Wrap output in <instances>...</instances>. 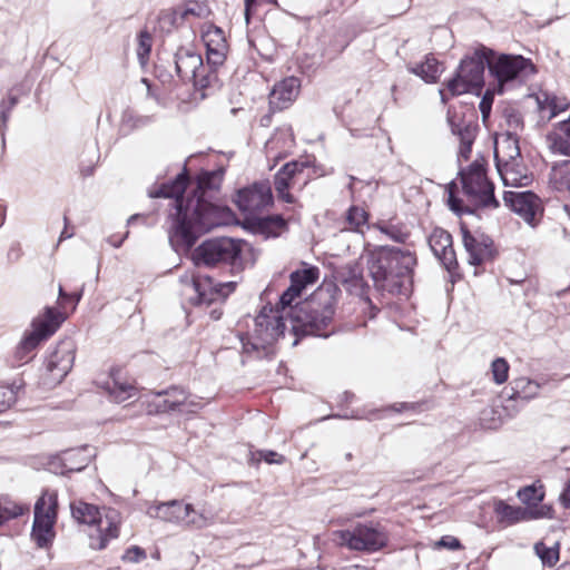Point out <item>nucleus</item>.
Masks as SVG:
<instances>
[{"mask_svg": "<svg viewBox=\"0 0 570 570\" xmlns=\"http://www.w3.org/2000/svg\"><path fill=\"white\" fill-rule=\"evenodd\" d=\"M480 110L482 112L483 119H485L490 114L491 104L485 98H483L480 102Z\"/></svg>", "mask_w": 570, "mask_h": 570, "instance_id": "nucleus-60", "label": "nucleus"}, {"mask_svg": "<svg viewBox=\"0 0 570 570\" xmlns=\"http://www.w3.org/2000/svg\"><path fill=\"white\" fill-rule=\"evenodd\" d=\"M306 164L303 161H291L285 164L281 169L291 179H294L296 175L301 174Z\"/></svg>", "mask_w": 570, "mask_h": 570, "instance_id": "nucleus-51", "label": "nucleus"}, {"mask_svg": "<svg viewBox=\"0 0 570 570\" xmlns=\"http://www.w3.org/2000/svg\"><path fill=\"white\" fill-rule=\"evenodd\" d=\"M70 510L72 518L78 523L87 524L89 527L96 522L98 514L101 512V509L98 507L81 500L71 502Z\"/></svg>", "mask_w": 570, "mask_h": 570, "instance_id": "nucleus-35", "label": "nucleus"}, {"mask_svg": "<svg viewBox=\"0 0 570 570\" xmlns=\"http://www.w3.org/2000/svg\"><path fill=\"white\" fill-rule=\"evenodd\" d=\"M489 67L501 87L510 81L523 82L535 72L533 63L522 56L501 55Z\"/></svg>", "mask_w": 570, "mask_h": 570, "instance_id": "nucleus-12", "label": "nucleus"}, {"mask_svg": "<svg viewBox=\"0 0 570 570\" xmlns=\"http://www.w3.org/2000/svg\"><path fill=\"white\" fill-rule=\"evenodd\" d=\"M487 60L488 57L483 49L475 50L472 56L462 59L455 76L446 83L450 96L480 90L484 83Z\"/></svg>", "mask_w": 570, "mask_h": 570, "instance_id": "nucleus-6", "label": "nucleus"}, {"mask_svg": "<svg viewBox=\"0 0 570 570\" xmlns=\"http://www.w3.org/2000/svg\"><path fill=\"white\" fill-rule=\"evenodd\" d=\"M198 513H199V518H202L200 522H202L203 529L213 525L216 522L217 518H218V514L214 510V508H212L210 505H206V504L203 505L198 510Z\"/></svg>", "mask_w": 570, "mask_h": 570, "instance_id": "nucleus-50", "label": "nucleus"}, {"mask_svg": "<svg viewBox=\"0 0 570 570\" xmlns=\"http://www.w3.org/2000/svg\"><path fill=\"white\" fill-rule=\"evenodd\" d=\"M127 235H128V234L126 233L124 236H121V237H119V238H116V236H110V237L108 238V242H109L114 247H119V246L122 244L124 239L127 237Z\"/></svg>", "mask_w": 570, "mask_h": 570, "instance_id": "nucleus-61", "label": "nucleus"}, {"mask_svg": "<svg viewBox=\"0 0 570 570\" xmlns=\"http://www.w3.org/2000/svg\"><path fill=\"white\" fill-rule=\"evenodd\" d=\"M146 558V552L140 547L134 546L124 554V560L129 562H139Z\"/></svg>", "mask_w": 570, "mask_h": 570, "instance_id": "nucleus-53", "label": "nucleus"}, {"mask_svg": "<svg viewBox=\"0 0 570 570\" xmlns=\"http://www.w3.org/2000/svg\"><path fill=\"white\" fill-rule=\"evenodd\" d=\"M519 500L527 505H535L543 500L544 492L542 488L535 485H528L520 489L517 493Z\"/></svg>", "mask_w": 570, "mask_h": 570, "instance_id": "nucleus-41", "label": "nucleus"}, {"mask_svg": "<svg viewBox=\"0 0 570 570\" xmlns=\"http://www.w3.org/2000/svg\"><path fill=\"white\" fill-rule=\"evenodd\" d=\"M8 259L10 262H17L21 257V248L19 245L10 247L8 250Z\"/></svg>", "mask_w": 570, "mask_h": 570, "instance_id": "nucleus-58", "label": "nucleus"}, {"mask_svg": "<svg viewBox=\"0 0 570 570\" xmlns=\"http://www.w3.org/2000/svg\"><path fill=\"white\" fill-rule=\"evenodd\" d=\"M416 257L409 250L382 246L370 254L368 273L376 288L392 294L405 293L412 283Z\"/></svg>", "mask_w": 570, "mask_h": 570, "instance_id": "nucleus-2", "label": "nucleus"}, {"mask_svg": "<svg viewBox=\"0 0 570 570\" xmlns=\"http://www.w3.org/2000/svg\"><path fill=\"white\" fill-rule=\"evenodd\" d=\"M6 102V108L11 110L16 104H17V98L16 97H12V96H9L8 100L4 101Z\"/></svg>", "mask_w": 570, "mask_h": 570, "instance_id": "nucleus-63", "label": "nucleus"}, {"mask_svg": "<svg viewBox=\"0 0 570 570\" xmlns=\"http://www.w3.org/2000/svg\"><path fill=\"white\" fill-rule=\"evenodd\" d=\"M514 396L522 400H531L535 397L540 390V384L525 377L514 381Z\"/></svg>", "mask_w": 570, "mask_h": 570, "instance_id": "nucleus-38", "label": "nucleus"}, {"mask_svg": "<svg viewBox=\"0 0 570 570\" xmlns=\"http://www.w3.org/2000/svg\"><path fill=\"white\" fill-rule=\"evenodd\" d=\"M484 165V158L479 156L468 169H461L462 194L466 202L474 206L498 207L499 203L493 194V185L488 180Z\"/></svg>", "mask_w": 570, "mask_h": 570, "instance_id": "nucleus-4", "label": "nucleus"}, {"mask_svg": "<svg viewBox=\"0 0 570 570\" xmlns=\"http://www.w3.org/2000/svg\"><path fill=\"white\" fill-rule=\"evenodd\" d=\"M346 223L350 230L362 232L367 224V213L361 207L351 206L346 213Z\"/></svg>", "mask_w": 570, "mask_h": 570, "instance_id": "nucleus-39", "label": "nucleus"}, {"mask_svg": "<svg viewBox=\"0 0 570 570\" xmlns=\"http://www.w3.org/2000/svg\"><path fill=\"white\" fill-rule=\"evenodd\" d=\"M153 45L151 36L147 31H141L138 37L137 56L144 65L150 53Z\"/></svg>", "mask_w": 570, "mask_h": 570, "instance_id": "nucleus-45", "label": "nucleus"}, {"mask_svg": "<svg viewBox=\"0 0 570 570\" xmlns=\"http://www.w3.org/2000/svg\"><path fill=\"white\" fill-rule=\"evenodd\" d=\"M448 122L451 130L460 139L459 163L468 160L472 150V144L476 136V126L465 116L458 115L455 111H448Z\"/></svg>", "mask_w": 570, "mask_h": 570, "instance_id": "nucleus-19", "label": "nucleus"}, {"mask_svg": "<svg viewBox=\"0 0 570 570\" xmlns=\"http://www.w3.org/2000/svg\"><path fill=\"white\" fill-rule=\"evenodd\" d=\"M292 311L264 307L255 318V333L262 345L272 344L284 335L287 322L291 323Z\"/></svg>", "mask_w": 570, "mask_h": 570, "instance_id": "nucleus-13", "label": "nucleus"}, {"mask_svg": "<svg viewBox=\"0 0 570 570\" xmlns=\"http://www.w3.org/2000/svg\"><path fill=\"white\" fill-rule=\"evenodd\" d=\"M259 459H263L268 464H282L285 462V458L277 452L262 450L257 452Z\"/></svg>", "mask_w": 570, "mask_h": 570, "instance_id": "nucleus-54", "label": "nucleus"}, {"mask_svg": "<svg viewBox=\"0 0 570 570\" xmlns=\"http://www.w3.org/2000/svg\"><path fill=\"white\" fill-rule=\"evenodd\" d=\"M337 540L351 550L375 552L387 544L389 535L382 525L368 522L337 532Z\"/></svg>", "mask_w": 570, "mask_h": 570, "instance_id": "nucleus-8", "label": "nucleus"}, {"mask_svg": "<svg viewBox=\"0 0 570 570\" xmlns=\"http://www.w3.org/2000/svg\"><path fill=\"white\" fill-rule=\"evenodd\" d=\"M491 372L497 384H502L508 380L509 364L503 357L495 358L491 364Z\"/></svg>", "mask_w": 570, "mask_h": 570, "instance_id": "nucleus-44", "label": "nucleus"}, {"mask_svg": "<svg viewBox=\"0 0 570 570\" xmlns=\"http://www.w3.org/2000/svg\"><path fill=\"white\" fill-rule=\"evenodd\" d=\"M503 200L508 207L519 215L527 224L534 226L541 216L542 207L539 197L530 191H504Z\"/></svg>", "mask_w": 570, "mask_h": 570, "instance_id": "nucleus-15", "label": "nucleus"}, {"mask_svg": "<svg viewBox=\"0 0 570 570\" xmlns=\"http://www.w3.org/2000/svg\"><path fill=\"white\" fill-rule=\"evenodd\" d=\"M175 66L178 76L183 80H190L203 69V59L196 52L179 49L175 56Z\"/></svg>", "mask_w": 570, "mask_h": 570, "instance_id": "nucleus-28", "label": "nucleus"}, {"mask_svg": "<svg viewBox=\"0 0 570 570\" xmlns=\"http://www.w3.org/2000/svg\"><path fill=\"white\" fill-rule=\"evenodd\" d=\"M505 122L508 126V130L510 132H515L518 136V131L523 128V119L519 111L515 110H507L504 114Z\"/></svg>", "mask_w": 570, "mask_h": 570, "instance_id": "nucleus-48", "label": "nucleus"}, {"mask_svg": "<svg viewBox=\"0 0 570 570\" xmlns=\"http://www.w3.org/2000/svg\"><path fill=\"white\" fill-rule=\"evenodd\" d=\"M200 519L202 518H199L198 510H195L194 507L191 505L190 512L188 513L187 517H185L184 527L189 529L202 530L203 527Z\"/></svg>", "mask_w": 570, "mask_h": 570, "instance_id": "nucleus-52", "label": "nucleus"}, {"mask_svg": "<svg viewBox=\"0 0 570 570\" xmlns=\"http://www.w3.org/2000/svg\"><path fill=\"white\" fill-rule=\"evenodd\" d=\"M560 502L564 508L570 509V480L568 481L564 490L560 494Z\"/></svg>", "mask_w": 570, "mask_h": 570, "instance_id": "nucleus-57", "label": "nucleus"}, {"mask_svg": "<svg viewBox=\"0 0 570 570\" xmlns=\"http://www.w3.org/2000/svg\"><path fill=\"white\" fill-rule=\"evenodd\" d=\"M521 158L519 137L515 132L505 131L495 138V166Z\"/></svg>", "mask_w": 570, "mask_h": 570, "instance_id": "nucleus-26", "label": "nucleus"}, {"mask_svg": "<svg viewBox=\"0 0 570 570\" xmlns=\"http://www.w3.org/2000/svg\"><path fill=\"white\" fill-rule=\"evenodd\" d=\"M209 12V8L206 3L190 1L185 6L184 10L179 12V17L180 19H188L190 16L205 18Z\"/></svg>", "mask_w": 570, "mask_h": 570, "instance_id": "nucleus-43", "label": "nucleus"}, {"mask_svg": "<svg viewBox=\"0 0 570 570\" xmlns=\"http://www.w3.org/2000/svg\"><path fill=\"white\" fill-rule=\"evenodd\" d=\"M121 524V514L112 508H101L96 522L91 525L95 528L97 535L91 534V547L95 549H104L111 539L119 535Z\"/></svg>", "mask_w": 570, "mask_h": 570, "instance_id": "nucleus-16", "label": "nucleus"}, {"mask_svg": "<svg viewBox=\"0 0 570 570\" xmlns=\"http://www.w3.org/2000/svg\"><path fill=\"white\" fill-rule=\"evenodd\" d=\"M75 345L71 341H62L49 354L46 368L51 382L60 383L70 372L75 362Z\"/></svg>", "mask_w": 570, "mask_h": 570, "instance_id": "nucleus-17", "label": "nucleus"}, {"mask_svg": "<svg viewBox=\"0 0 570 570\" xmlns=\"http://www.w3.org/2000/svg\"><path fill=\"white\" fill-rule=\"evenodd\" d=\"M456 189L458 188H456V185L454 183H451L448 186V195H449L448 203H449L450 208L453 212L462 213V212H464L468 208L464 205V199L461 198L460 196H458Z\"/></svg>", "mask_w": 570, "mask_h": 570, "instance_id": "nucleus-46", "label": "nucleus"}, {"mask_svg": "<svg viewBox=\"0 0 570 570\" xmlns=\"http://www.w3.org/2000/svg\"><path fill=\"white\" fill-rule=\"evenodd\" d=\"M95 455V449L89 445H85L65 451L62 454V461L69 471H81L89 464Z\"/></svg>", "mask_w": 570, "mask_h": 570, "instance_id": "nucleus-32", "label": "nucleus"}, {"mask_svg": "<svg viewBox=\"0 0 570 570\" xmlns=\"http://www.w3.org/2000/svg\"><path fill=\"white\" fill-rule=\"evenodd\" d=\"M222 177L223 174L217 171L202 174L193 196L186 199L183 197L188 183L185 173L179 174L173 183L149 190L151 198L174 199V212L169 213L171 240L191 247L200 234L224 224V209L205 199L206 189L216 188Z\"/></svg>", "mask_w": 570, "mask_h": 570, "instance_id": "nucleus-1", "label": "nucleus"}, {"mask_svg": "<svg viewBox=\"0 0 570 570\" xmlns=\"http://www.w3.org/2000/svg\"><path fill=\"white\" fill-rule=\"evenodd\" d=\"M493 511L500 523L511 525L521 521H527L534 518V513L531 510L513 507L508 504L503 500H495Z\"/></svg>", "mask_w": 570, "mask_h": 570, "instance_id": "nucleus-29", "label": "nucleus"}, {"mask_svg": "<svg viewBox=\"0 0 570 570\" xmlns=\"http://www.w3.org/2000/svg\"><path fill=\"white\" fill-rule=\"evenodd\" d=\"M534 552L544 567H553L559 561L560 547L558 542L548 544L539 541L534 544Z\"/></svg>", "mask_w": 570, "mask_h": 570, "instance_id": "nucleus-37", "label": "nucleus"}, {"mask_svg": "<svg viewBox=\"0 0 570 570\" xmlns=\"http://www.w3.org/2000/svg\"><path fill=\"white\" fill-rule=\"evenodd\" d=\"M203 41L206 46V56L209 65L217 67L223 65L227 52V42L220 28L209 24L203 31Z\"/></svg>", "mask_w": 570, "mask_h": 570, "instance_id": "nucleus-22", "label": "nucleus"}, {"mask_svg": "<svg viewBox=\"0 0 570 570\" xmlns=\"http://www.w3.org/2000/svg\"><path fill=\"white\" fill-rule=\"evenodd\" d=\"M190 510V503H185L181 500H170L150 503L146 509V513L153 519L184 527L185 517L188 515Z\"/></svg>", "mask_w": 570, "mask_h": 570, "instance_id": "nucleus-20", "label": "nucleus"}, {"mask_svg": "<svg viewBox=\"0 0 570 570\" xmlns=\"http://www.w3.org/2000/svg\"><path fill=\"white\" fill-rule=\"evenodd\" d=\"M256 1L257 0H245V16L247 21L249 20V13L253 7L255 6Z\"/></svg>", "mask_w": 570, "mask_h": 570, "instance_id": "nucleus-62", "label": "nucleus"}, {"mask_svg": "<svg viewBox=\"0 0 570 570\" xmlns=\"http://www.w3.org/2000/svg\"><path fill=\"white\" fill-rule=\"evenodd\" d=\"M9 112L10 110L6 108V102L2 101L1 102V115H0V118H1V126H0V129L2 130V128L6 126V122L8 121L9 119Z\"/></svg>", "mask_w": 570, "mask_h": 570, "instance_id": "nucleus-59", "label": "nucleus"}, {"mask_svg": "<svg viewBox=\"0 0 570 570\" xmlns=\"http://www.w3.org/2000/svg\"><path fill=\"white\" fill-rule=\"evenodd\" d=\"M409 70L425 82L434 83L443 72V67L433 56L429 55L422 63L411 67Z\"/></svg>", "mask_w": 570, "mask_h": 570, "instance_id": "nucleus-33", "label": "nucleus"}, {"mask_svg": "<svg viewBox=\"0 0 570 570\" xmlns=\"http://www.w3.org/2000/svg\"><path fill=\"white\" fill-rule=\"evenodd\" d=\"M29 512V505L11 500L9 497L0 498V525Z\"/></svg>", "mask_w": 570, "mask_h": 570, "instance_id": "nucleus-36", "label": "nucleus"}, {"mask_svg": "<svg viewBox=\"0 0 570 570\" xmlns=\"http://www.w3.org/2000/svg\"><path fill=\"white\" fill-rule=\"evenodd\" d=\"M293 179L288 177L282 169L275 176V190L279 198L286 203H293V196L288 193Z\"/></svg>", "mask_w": 570, "mask_h": 570, "instance_id": "nucleus-42", "label": "nucleus"}, {"mask_svg": "<svg viewBox=\"0 0 570 570\" xmlns=\"http://www.w3.org/2000/svg\"><path fill=\"white\" fill-rule=\"evenodd\" d=\"M538 110L542 118L551 120L560 112L566 111L570 107V101L564 96H558L548 91H540L535 96Z\"/></svg>", "mask_w": 570, "mask_h": 570, "instance_id": "nucleus-27", "label": "nucleus"}, {"mask_svg": "<svg viewBox=\"0 0 570 570\" xmlns=\"http://www.w3.org/2000/svg\"><path fill=\"white\" fill-rule=\"evenodd\" d=\"M215 78H216V76L212 75V73L204 75V68H203L202 70H199V72L197 73V76L195 78L190 79V81L194 82V86L197 90H200V97L205 98L206 94L204 92V90L210 86L212 80Z\"/></svg>", "mask_w": 570, "mask_h": 570, "instance_id": "nucleus-49", "label": "nucleus"}, {"mask_svg": "<svg viewBox=\"0 0 570 570\" xmlns=\"http://www.w3.org/2000/svg\"><path fill=\"white\" fill-rule=\"evenodd\" d=\"M462 240L471 265H480L492 257V240L484 235H472L462 230Z\"/></svg>", "mask_w": 570, "mask_h": 570, "instance_id": "nucleus-23", "label": "nucleus"}, {"mask_svg": "<svg viewBox=\"0 0 570 570\" xmlns=\"http://www.w3.org/2000/svg\"><path fill=\"white\" fill-rule=\"evenodd\" d=\"M340 289L334 284L320 286L299 307L291 309V325L294 333L328 337L327 331L334 314Z\"/></svg>", "mask_w": 570, "mask_h": 570, "instance_id": "nucleus-3", "label": "nucleus"}, {"mask_svg": "<svg viewBox=\"0 0 570 570\" xmlns=\"http://www.w3.org/2000/svg\"><path fill=\"white\" fill-rule=\"evenodd\" d=\"M547 140L552 153L570 156V117L559 122Z\"/></svg>", "mask_w": 570, "mask_h": 570, "instance_id": "nucleus-30", "label": "nucleus"}, {"mask_svg": "<svg viewBox=\"0 0 570 570\" xmlns=\"http://www.w3.org/2000/svg\"><path fill=\"white\" fill-rule=\"evenodd\" d=\"M380 230L395 242L403 243L406 239V234L400 232L393 226H380Z\"/></svg>", "mask_w": 570, "mask_h": 570, "instance_id": "nucleus-55", "label": "nucleus"}, {"mask_svg": "<svg viewBox=\"0 0 570 570\" xmlns=\"http://www.w3.org/2000/svg\"><path fill=\"white\" fill-rule=\"evenodd\" d=\"M59 313L51 307L46 308L45 317L33 320L31 328L27 331L16 347L13 357L18 365L31 360V353L37 348L41 341L53 334L58 327Z\"/></svg>", "mask_w": 570, "mask_h": 570, "instance_id": "nucleus-9", "label": "nucleus"}, {"mask_svg": "<svg viewBox=\"0 0 570 570\" xmlns=\"http://www.w3.org/2000/svg\"><path fill=\"white\" fill-rule=\"evenodd\" d=\"M20 389L21 385L16 383L0 385V413L6 412L17 402Z\"/></svg>", "mask_w": 570, "mask_h": 570, "instance_id": "nucleus-40", "label": "nucleus"}, {"mask_svg": "<svg viewBox=\"0 0 570 570\" xmlns=\"http://www.w3.org/2000/svg\"><path fill=\"white\" fill-rule=\"evenodd\" d=\"M436 546L438 547H442V548H446V549H450V550H458V549H460L461 543H460V541L455 537L445 535V537H442L438 541Z\"/></svg>", "mask_w": 570, "mask_h": 570, "instance_id": "nucleus-56", "label": "nucleus"}, {"mask_svg": "<svg viewBox=\"0 0 570 570\" xmlns=\"http://www.w3.org/2000/svg\"><path fill=\"white\" fill-rule=\"evenodd\" d=\"M151 406L155 407L157 413L191 414L198 412L203 404L199 397L189 394L184 389L171 386L168 390L157 392L149 407Z\"/></svg>", "mask_w": 570, "mask_h": 570, "instance_id": "nucleus-11", "label": "nucleus"}, {"mask_svg": "<svg viewBox=\"0 0 570 570\" xmlns=\"http://www.w3.org/2000/svg\"><path fill=\"white\" fill-rule=\"evenodd\" d=\"M119 374V371H112L110 380L104 386L110 397L117 403L125 402L137 394L136 387L128 382L120 381Z\"/></svg>", "mask_w": 570, "mask_h": 570, "instance_id": "nucleus-31", "label": "nucleus"}, {"mask_svg": "<svg viewBox=\"0 0 570 570\" xmlns=\"http://www.w3.org/2000/svg\"><path fill=\"white\" fill-rule=\"evenodd\" d=\"M273 195L268 181H256L253 185L239 189L236 196V205L248 216H254L272 204Z\"/></svg>", "mask_w": 570, "mask_h": 570, "instance_id": "nucleus-14", "label": "nucleus"}, {"mask_svg": "<svg viewBox=\"0 0 570 570\" xmlns=\"http://www.w3.org/2000/svg\"><path fill=\"white\" fill-rule=\"evenodd\" d=\"M498 173L505 186L527 187L532 183V174L523 165L522 158L498 165Z\"/></svg>", "mask_w": 570, "mask_h": 570, "instance_id": "nucleus-25", "label": "nucleus"}, {"mask_svg": "<svg viewBox=\"0 0 570 570\" xmlns=\"http://www.w3.org/2000/svg\"><path fill=\"white\" fill-rule=\"evenodd\" d=\"M299 89L301 81L294 76L281 80L274 86L269 95L271 107L277 110L287 108L297 98Z\"/></svg>", "mask_w": 570, "mask_h": 570, "instance_id": "nucleus-24", "label": "nucleus"}, {"mask_svg": "<svg viewBox=\"0 0 570 570\" xmlns=\"http://www.w3.org/2000/svg\"><path fill=\"white\" fill-rule=\"evenodd\" d=\"M549 183L558 191L570 193V160L558 163L551 168Z\"/></svg>", "mask_w": 570, "mask_h": 570, "instance_id": "nucleus-34", "label": "nucleus"}, {"mask_svg": "<svg viewBox=\"0 0 570 570\" xmlns=\"http://www.w3.org/2000/svg\"><path fill=\"white\" fill-rule=\"evenodd\" d=\"M183 285L181 295L194 305H210L223 302L234 289L236 283H215L209 276L185 274L179 278Z\"/></svg>", "mask_w": 570, "mask_h": 570, "instance_id": "nucleus-5", "label": "nucleus"}, {"mask_svg": "<svg viewBox=\"0 0 570 570\" xmlns=\"http://www.w3.org/2000/svg\"><path fill=\"white\" fill-rule=\"evenodd\" d=\"M240 253V245L235 239L222 237L204 242L198 246L193 259L195 265L213 266L218 263L234 262Z\"/></svg>", "mask_w": 570, "mask_h": 570, "instance_id": "nucleus-10", "label": "nucleus"}, {"mask_svg": "<svg viewBox=\"0 0 570 570\" xmlns=\"http://www.w3.org/2000/svg\"><path fill=\"white\" fill-rule=\"evenodd\" d=\"M179 13L175 10H164L158 17V26L163 31H170V29L177 23Z\"/></svg>", "mask_w": 570, "mask_h": 570, "instance_id": "nucleus-47", "label": "nucleus"}, {"mask_svg": "<svg viewBox=\"0 0 570 570\" xmlns=\"http://www.w3.org/2000/svg\"><path fill=\"white\" fill-rule=\"evenodd\" d=\"M220 316H222V312H220V311H218L217 308H215V309H213V311L210 312V317H212L213 320H215V321L219 320V318H220Z\"/></svg>", "mask_w": 570, "mask_h": 570, "instance_id": "nucleus-64", "label": "nucleus"}, {"mask_svg": "<svg viewBox=\"0 0 570 570\" xmlns=\"http://www.w3.org/2000/svg\"><path fill=\"white\" fill-rule=\"evenodd\" d=\"M429 245L434 256L449 272L456 268L458 261L452 247V236L446 230L435 228L429 237Z\"/></svg>", "mask_w": 570, "mask_h": 570, "instance_id": "nucleus-21", "label": "nucleus"}, {"mask_svg": "<svg viewBox=\"0 0 570 570\" xmlns=\"http://www.w3.org/2000/svg\"><path fill=\"white\" fill-rule=\"evenodd\" d=\"M57 508V493L48 490L42 492L35 504L31 538L39 548L48 547L55 538Z\"/></svg>", "mask_w": 570, "mask_h": 570, "instance_id": "nucleus-7", "label": "nucleus"}, {"mask_svg": "<svg viewBox=\"0 0 570 570\" xmlns=\"http://www.w3.org/2000/svg\"><path fill=\"white\" fill-rule=\"evenodd\" d=\"M318 277V267L306 263H302L301 268L292 272L289 275L291 285L279 298V304L283 306V309L291 307L294 299L299 297L307 286L314 285Z\"/></svg>", "mask_w": 570, "mask_h": 570, "instance_id": "nucleus-18", "label": "nucleus"}]
</instances>
